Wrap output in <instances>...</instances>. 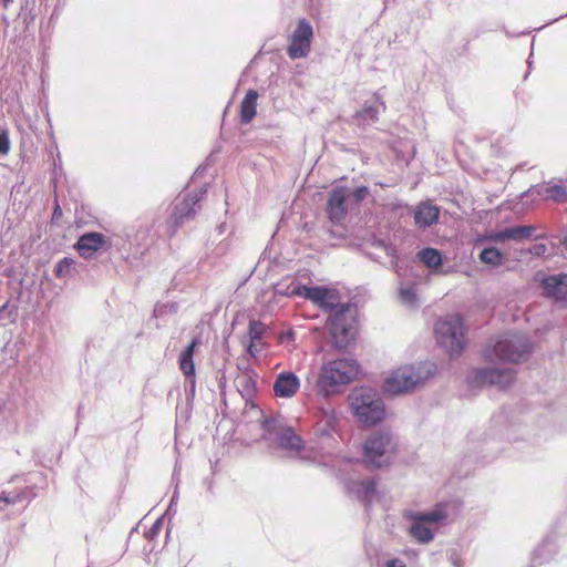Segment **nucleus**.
I'll return each mask as SVG.
<instances>
[{"label": "nucleus", "instance_id": "nucleus-1", "mask_svg": "<svg viewBox=\"0 0 567 567\" xmlns=\"http://www.w3.org/2000/svg\"><path fill=\"white\" fill-rule=\"evenodd\" d=\"M535 350L533 339L524 332L506 331L491 338L484 349V358L492 362L519 363Z\"/></svg>", "mask_w": 567, "mask_h": 567}, {"label": "nucleus", "instance_id": "nucleus-2", "mask_svg": "<svg viewBox=\"0 0 567 567\" xmlns=\"http://www.w3.org/2000/svg\"><path fill=\"white\" fill-rule=\"evenodd\" d=\"M348 401L355 421L363 427H372L385 419V403L379 391L371 386L352 389Z\"/></svg>", "mask_w": 567, "mask_h": 567}, {"label": "nucleus", "instance_id": "nucleus-3", "mask_svg": "<svg viewBox=\"0 0 567 567\" xmlns=\"http://www.w3.org/2000/svg\"><path fill=\"white\" fill-rule=\"evenodd\" d=\"M447 505L439 502L429 511L406 509L403 517L409 522L408 532L419 544L426 545L435 537L436 528L447 519Z\"/></svg>", "mask_w": 567, "mask_h": 567}, {"label": "nucleus", "instance_id": "nucleus-4", "mask_svg": "<svg viewBox=\"0 0 567 567\" xmlns=\"http://www.w3.org/2000/svg\"><path fill=\"white\" fill-rule=\"evenodd\" d=\"M360 372V364L353 358H341L324 363L317 380L318 393L329 396L341 385L352 382Z\"/></svg>", "mask_w": 567, "mask_h": 567}, {"label": "nucleus", "instance_id": "nucleus-5", "mask_svg": "<svg viewBox=\"0 0 567 567\" xmlns=\"http://www.w3.org/2000/svg\"><path fill=\"white\" fill-rule=\"evenodd\" d=\"M466 326L461 315H446L434 324L436 343L451 359L460 357L467 346Z\"/></svg>", "mask_w": 567, "mask_h": 567}, {"label": "nucleus", "instance_id": "nucleus-6", "mask_svg": "<svg viewBox=\"0 0 567 567\" xmlns=\"http://www.w3.org/2000/svg\"><path fill=\"white\" fill-rule=\"evenodd\" d=\"M357 315L358 309L352 303H342L329 315L328 322L334 348L346 349L354 340Z\"/></svg>", "mask_w": 567, "mask_h": 567}, {"label": "nucleus", "instance_id": "nucleus-7", "mask_svg": "<svg viewBox=\"0 0 567 567\" xmlns=\"http://www.w3.org/2000/svg\"><path fill=\"white\" fill-rule=\"evenodd\" d=\"M362 460L369 468H381L390 464V435L373 432L363 443Z\"/></svg>", "mask_w": 567, "mask_h": 567}, {"label": "nucleus", "instance_id": "nucleus-8", "mask_svg": "<svg viewBox=\"0 0 567 567\" xmlns=\"http://www.w3.org/2000/svg\"><path fill=\"white\" fill-rule=\"evenodd\" d=\"M516 379V370L513 368H475L467 375L471 386L497 385L499 389L509 388Z\"/></svg>", "mask_w": 567, "mask_h": 567}, {"label": "nucleus", "instance_id": "nucleus-9", "mask_svg": "<svg viewBox=\"0 0 567 567\" xmlns=\"http://www.w3.org/2000/svg\"><path fill=\"white\" fill-rule=\"evenodd\" d=\"M313 38V29L306 20H299L296 30L290 37V43L287 53L290 59H301L308 56L311 50V41Z\"/></svg>", "mask_w": 567, "mask_h": 567}, {"label": "nucleus", "instance_id": "nucleus-10", "mask_svg": "<svg viewBox=\"0 0 567 567\" xmlns=\"http://www.w3.org/2000/svg\"><path fill=\"white\" fill-rule=\"evenodd\" d=\"M350 197V190L346 187H336L329 194L327 203V213L329 219L334 224H340L348 213L347 199Z\"/></svg>", "mask_w": 567, "mask_h": 567}, {"label": "nucleus", "instance_id": "nucleus-11", "mask_svg": "<svg viewBox=\"0 0 567 567\" xmlns=\"http://www.w3.org/2000/svg\"><path fill=\"white\" fill-rule=\"evenodd\" d=\"M538 281L545 297L555 301L567 300V274L543 275Z\"/></svg>", "mask_w": 567, "mask_h": 567}, {"label": "nucleus", "instance_id": "nucleus-12", "mask_svg": "<svg viewBox=\"0 0 567 567\" xmlns=\"http://www.w3.org/2000/svg\"><path fill=\"white\" fill-rule=\"evenodd\" d=\"M538 196L544 200L554 203H565L567 200V188L559 184L542 183L532 185L522 193L520 197Z\"/></svg>", "mask_w": 567, "mask_h": 567}, {"label": "nucleus", "instance_id": "nucleus-13", "mask_svg": "<svg viewBox=\"0 0 567 567\" xmlns=\"http://www.w3.org/2000/svg\"><path fill=\"white\" fill-rule=\"evenodd\" d=\"M413 210V224L420 229L430 228L440 219V207L430 202L419 203Z\"/></svg>", "mask_w": 567, "mask_h": 567}, {"label": "nucleus", "instance_id": "nucleus-14", "mask_svg": "<svg viewBox=\"0 0 567 567\" xmlns=\"http://www.w3.org/2000/svg\"><path fill=\"white\" fill-rule=\"evenodd\" d=\"M416 147L413 140L404 137L392 141V163L403 171L414 159Z\"/></svg>", "mask_w": 567, "mask_h": 567}, {"label": "nucleus", "instance_id": "nucleus-15", "mask_svg": "<svg viewBox=\"0 0 567 567\" xmlns=\"http://www.w3.org/2000/svg\"><path fill=\"white\" fill-rule=\"evenodd\" d=\"M300 388L299 378L290 371L280 372L274 382L272 390L277 398L290 399Z\"/></svg>", "mask_w": 567, "mask_h": 567}, {"label": "nucleus", "instance_id": "nucleus-16", "mask_svg": "<svg viewBox=\"0 0 567 567\" xmlns=\"http://www.w3.org/2000/svg\"><path fill=\"white\" fill-rule=\"evenodd\" d=\"M413 369L409 365L392 370V396L413 390L420 384V379L414 377Z\"/></svg>", "mask_w": 567, "mask_h": 567}, {"label": "nucleus", "instance_id": "nucleus-17", "mask_svg": "<svg viewBox=\"0 0 567 567\" xmlns=\"http://www.w3.org/2000/svg\"><path fill=\"white\" fill-rule=\"evenodd\" d=\"M205 194L206 189L200 188L197 193L188 194L181 203L176 204L172 216L175 219L176 225L183 223L184 218H192L195 216V206L202 200Z\"/></svg>", "mask_w": 567, "mask_h": 567}, {"label": "nucleus", "instance_id": "nucleus-18", "mask_svg": "<svg viewBox=\"0 0 567 567\" xmlns=\"http://www.w3.org/2000/svg\"><path fill=\"white\" fill-rule=\"evenodd\" d=\"M105 243V237L100 233H86L82 235L75 247L81 257L87 259L93 256Z\"/></svg>", "mask_w": 567, "mask_h": 567}, {"label": "nucleus", "instance_id": "nucleus-19", "mask_svg": "<svg viewBox=\"0 0 567 567\" xmlns=\"http://www.w3.org/2000/svg\"><path fill=\"white\" fill-rule=\"evenodd\" d=\"M557 549L558 547L554 536H545L542 544L533 551L532 564L538 566L550 561L557 554Z\"/></svg>", "mask_w": 567, "mask_h": 567}, {"label": "nucleus", "instance_id": "nucleus-20", "mask_svg": "<svg viewBox=\"0 0 567 567\" xmlns=\"http://www.w3.org/2000/svg\"><path fill=\"white\" fill-rule=\"evenodd\" d=\"M413 207L400 200H392V230L405 228L413 219Z\"/></svg>", "mask_w": 567, "mask_h": 567}, {"label": "nucleus", "instance_id": "nucleus-21", "mask_svg": "<svg viewBox=\"0 0 567 567\" xmlns=\"http://www.w3.org/2000/svg\"><path fill=\"white\" fill-rule=\"evenodd\" d=\"M417 259L431 271L436 272L444 264V256L437 248L425 247L417 252Z\"/></svg>", "mask_w": 567, "mask_h": 567}, {"label": "nucleus", "instance_id": "nucleus-22", "mask_svg": "<svg viewBox=\"0 0 567 567\" xmlns=\"http://www.w3.org/2000/svg\"><path fill=\"white\" fill-rule=\"evenodd\" d=\"M278 445L280 449L293 453H298L305 447L302 439L291 427L281 430L278 435Z\"/></svg>", "mask_w": 567, "mask_h": 567}, {"label": "nucleus", "instance_id": "nucleus-23", "mask_svg": "<svg viewBox=\"0 0 567 567\" xmlns=\"http://www.w3.org/2000/svg\"><path fill=\"white\" fill-rule=\"evenodd\" d=\"M258 92L256 90H249L240 104V121L244 124H248L256 116Z\"/></svg>", "mask_w": 567, "mask_h": 567}, {"label": "nucleus", "instance_id": "nucleus-24", "mask_svg": "<svg viewBox=\"0 0 567 567\" xmlns=\"http://www.w3.org/2000/svg\"><path fill=\"white\" fill-rule=\"evenodd\" d=\"M398 298L400 302L410 310H416L420 308V298L414 284L401 286L398 289Z\"/></svg>", "mask_w": 567, "mask_h": 567}, {"label": "nucleus", "instance_id": "nucleus-25", "mask_svg": "<svg viewBox=\"0 0 567 567\" xmlns=\"http://www.w3.org/2000/svg\"><path fill=\"white\" fill-rule=\"evenodd\" d=\"M504 259V254L495 246H486L478 254V260L493 268L501 266Z\"/></svg>", "mask_w": 567, "mask_h": 567}, {"label": "nucleus", "instance_id": "nucleus-26", "mask_svg": "<svg viewBox=\"0 0 567 567\" xmlns=\"http://www.w3.org/2000/svg\"><path fill=\"white\" fill-rule=\"evenodd\" d=\"M235 382L243 399H245L247 402L250 401L256 393L255 379L248 373H243L236 378Z\"/></svg>", "mask_w": 567, "mask_h": 567}, {"label": "nucleus", "instance_id": "nucleus-27", "mask_svg": "<svg viewBox=\"0 0 567 567\" xmlns=\"http://www.w3.org/2000/svg\"><path fill=\"white\" fill-rule=\"evenodd\" d=\"M413 369L414 377L420 379V384L424 383L436 373V364L431 361H420L409 365Z\"/></svg>", "mask_w": 567, "mask_h": 567}, {"label": "nucleus", "instance_id": "nucleus-28", "mask_svg": "<svg viewBox=\"0 0 567 567\" xmlns=\"http://www.w3.org/2000/svg\"><path fill=\"white\" fill-rule=\"evenodd\" d=\"M305 285H301L298 280H290L289 282H279L275 286V292L277 295L287 297H302V289Z\"/></svg>", "mask_w": 567, "mask_h": 567}, {"label": "nucleus", "instance_id": "nucleus-29", "mask_svg": "<svg viewBox=\"0 0 567 567\" xmlns=\"http://www.w3.org/2000/svg\"><path fill=\"white\" fill-rule=\"evenodd\" d=\"M535 230L536 228L533 225H518L513 227H506L507 239L515 241L528 239L533 236Z\"/></svg>", "mask_w": 567, "mask_h": 567}, {"label": "nucleus", "instance_id": "nucleus-30", "mask_svg": "<svg viewBox=\"0 0 567 567\" xmlns=\"http://www.w3.org/2000/svg\"><path fill=\"white\" fill-rule=\"evenodd\" d=\"M354 492L359 498L371 502L375 494V482L373 480H364L354 484Z\"/></svg>", "mask_w": 567, "mask_h": 567}, {"label": "nucleus", "instance_id": "nucleus-31", "mask_svg": "<svg viewBox=\"0 0 567 567\" xmlns=\"http://www.w3.org/2000/svg\"><path fill=\"white\" fill-rule=\"evenodd\" d=\"M342 303L338 301V292L334 289L326 288V293L322 299L317 303L318 307L323 309L324 311L332 313L337 307H340Z\"/></svg>", "mask_w": 567, "mask_h": 567}, {"label": "nucleus", "instance_id": "nucleus-32", "mask_svg": "<svg viewBox=\"0 0 567 567\" xmlns=\"http://www.w3.org/2000/svg\"><path fill=\"white\" fill-rule=\"evenodd\" d=\"M179 368L187 379H189L190 385L195 386V363L193 357H185L179 354Z\"/></svg>", "mask_w": 567, "mask_h": 567}, {"label": "nucleus", "instance_id": "nucleus-33", "mask_svg": "<svg viewBox=\"0 0 567 567\" xmlns=\"http://www.w3.org/2000/svg\"><path fill=\"white\" fill-rule=\"evenodd\" d=\"M506 240H508L507 231H506V228H504V229H501L497 231H491V233H485L483 235H480L476 238V245H478L481 243H486V241L503 243Z\"/></svg>", "mask_w": 567, "mask_h": 567}, {"label": "nucleus", "instance_id": "nucleus-34", "mask_svg": "<svg viewBox=\"0 0 567 567\" xmlns=\"http://www.w3.org/2000/svg\"><path fill=\"white\" fill-rule=\"evenodd\" d=\"M324 293H326V288L324 287H307V286H303L302 297L301 298L308 299V300H310V301H312L313 303L317 305L322 299Z\"/></svg>", "mask_w": 567, "mask_h": 567}, {"label": "nucleus", "instance_id": "nucleus-35", "mask_svg": "<svg viewBox=\"0 0 567 567\" xmlns=\"http://www.w3.org/2000/svg\"><path fill=\"white\" fill-rule=\"evenodd\" d=\"M378 112V109L374 106H365L357 113V118L359 123L369 124L377 120Z\"/></svg>", "mask_w": 567, "mask_h": 567}, {"label": "nucleus", "instance_id": "nucleus-36", "mask_svg": "<svg viewBox=\"0 0 567 567\" xmlns=\"http://www.w3.org/2000/svg\"><path fill=\"white\" fill-rule=\"evenodd\" d=\"M265 331H266V326L262 322L256 321V320L250 321L248 334H249V339H252L254 342L260 341Z\"/></svg>", "mask_w": 567, "mask_h": 567}, {"label": "nucleus", "instance_id": "nucleus-37", "mask_svg": "<svg viewBox=\"0 0 567 567\" xmlns=\"http://www.w3.org/2000/svg\"><path fill=\"white\" fill-rule=\"evenodd\" d=\"M73 259L71 258H63L60 260L55 266V276L59 278H64L70 272L71 266L73 265Z\"/></svg>", "mask_w": 567, "mask_h": 567}, {"label": "nucleus", "instance_id": "nucleus-38", "mask_svg": "<svg viewBox=\"0 0 567 567\" xmlns=\"http://www.w3.org/2000/svg\"><path fill=\"white\" fill-rule=\"evenodd\" d=\"M547 246L543 243L534 244L528 248V252L535 257H542L546 254Z\"/></svg>", "mask_w": 567, "mask_h": 567}, {"label": "nucleus", "instance_id": "nucleus-39", "mask_svg": "<svg viewBox=\"0 0 567 567\" xmlns=\"http://www.w3.org/2000/svg\"><path fill=\"white\" fill-rule=\"evenodd\" d=\"M247 351L250 355L257 357L261 351V340L254 342L252 339H250L249 344L247 346Z\"/></svg>", "mask_w": 567, "mask_h": 567}, {"label": "nucleus", "instance_id": "nucleus-40", "mask_svg": "<svg viewBox=\"0 0 567 567\" xmlns=\"http://www.w3.org/2000/svg\"><path fill=\"white\" fill-rule=\"evenodd\" d=\"M199 344V340L194 338L190 343L181 352L185 357H194L195 348Z\"/></svg>", "mask_w": 567, "mask_h": 567}, {"label": "nucleus", "instance_id": "nucleus-41", "mask_svg": "<svg viewBox=\"0 0 567 567\" xmlns=\"http://www.w3.org/2000/svg\"><path fill=\"white\" fill-rule=\"evenodd\" d=\"M10 150V141L6 133L0 134V153L7 154Z\"/></svg>", "mask_w": 567, "mask_h": 567}, {"label": "nucleus", "instance_id": "nucleus-42", "mask_svg": "<svg viewBox=\"0 0 567 567\" xmlns=\"http://www.w3.org/2000/svg\"><path fill=\"white\" fill-rule=\"evenodd\" d=\"M368 193H369L368 188L362 186V187L357 188L352 193V196H353L355 203H360L361 200H363L367 197Z\"/></svg>", "mask_w": 567, "mask_h": 567}, {"label": "nucleus", "instance_id": "nucleus-43", "mask_svg": "<svg viewBox=\"0 0 567 567\" xmlns=\"http://www.w3.org/2000/svg\"><path fill=\"white\" fill-rule=\"evenodd\" d=\"M402 554L409 561H414L417 559L420 550L416 548H405Z\"/></svg>", "mask_w": 567, "mask_h": 567}, {"label": "nucleus", "instance_id": "nucleus-44", "mask_svg": "<svg viewBox=\"0 0 567 567\" xmlns=\"http://www.w3.org/2000/svg\"><path fill=\"white\" fill-rule=\"evenodd\" d=\"M372 246L379 248L385 256L390 255V247L382 240H375Z\"/></svg>", "mask_w": 567, "mask_h": 567}, {"label": "nucleus", "instance_id": "nucleus-45", "mask_svg": "<svg viewBox=\"0 0 567 567\" xmlns=\"http://www.w3.org/2000/svg\"><path fill=\"white\" fill-rule=\"evenodd\" d=\"M450 560L453 564L454 567H462L461 559L456 555V553H452L450 555Z\"/></svg>", "mask_w": 567, "mask_h": 567}, {"label": "nucleus", "instance_id": "nucleus-46", "mask_svg": "<svg viewBox=\"0 0 567 567\" xmlns=\"http://www.w3.org/2000/svg\"><path fill=\"white\" fill-rule=\"evenodd\" d=\"M564 18H567V13L561 14V16H559L558 18H554V19H551L550 21H548V22H547V23H545L544 25H542V27L537 28L536 30H542V29H544L545 27L550 25V24H553V23H555V22H557V21H559V20H561V19H564Z\"/></svg>", "mask_w": 567, "mask_h": 567}, {"label": "nucleus", "instance_id": "nucleus-47", "mask_svg": "<svg viewBox=\"0 0 567 567\" xmlns=\"http://www.w3.org/2000/svg\"><path fill=\"white\" fill-rule=\"evenodd\" d=\"M392 567H406V566L401 559L392 557Z\"/></svg>", "mask_w": 567, "mask_h": 567}, {"label": "nucleus", "instance_id": "nucleus-48", "mask_svg": "<svg viewBox=\"0 0 567 567\" xmlns=\"http://www.w3.org/2000/svg\"><path fill=\"white\" fill-rule=\"evenodd\" d=\"M177 498H178V493L175 489L174 495H173V497L171 499V504L168 506L167 513L172 511V508H173L174 504L176 503Z\"/></svg>", "mask_w": 567, "mask_h": 567}, {"label": "nucleus", "instance_id": "nucleus-49", "mask_svg": "<svg viewBox=\"0 0 567 567\" xmlns=\"http://www.w3.org/2000/svg\"><path fill=\"white\" fill-rule=\"evenodd\" d=\"M506 32V35L509 37V38H513V37H519V35H526V34H529L530 32L529 31H522L519 33H516V34H513L511 33L509 31L505 30Z\"/></svg>", "mask_w": 567, "mask_h": 567}, {"label": "nucleus", "instance_id": "nucleus-50", "mask_svg": "<svg viewBox=\"0 0 567 567\" xmlns=\"http://www.w3.org/2000/svg\"><path fill=\"white\" fill-rule=\"evenodd\" d=\"M0 499H1V501H3V502H6L7 504H11V503H13V501H11V499L8 497V495H7L6 493H3V492H2V493H0Z\"/></svg>", "mask_w": 567, "mask_h": 567}, {"label": "nucleus", "instance_id": "nucleus-51", "mask_svg": "<svg viewBox=\"0 0 567 567\" xmlns=\"http://www.w3.org/2000/svg\"><path fill=\"white\" fill-rule=\"evenodd\" d=\"M532 56H533V52L529 54L528 59H527V65H528V71L526 72L525 74V79L528 76L529 74V71L532 69Z\"/></svg>", "mask_w": 567, "mask_h": 567}, {"label": "nucleus", "instance_id": "nucleus-52", "mask_svg": "<svg viewBox=\"0 0 567 567\" xmlns=\"http://www.w3.org/2000/svg\"><path fill=\"white\" fill-rule=\"evenodd\" d=\"M560 243L567 249V231L563 235Z\"/></svg>", "mask_w": 567, "mask_h": 567}, {"label": "nucleus", "instance_id": "nucleus-53", "mask_svg": "<svg viewBox=\"0 0 567 567\" xmlns=\"http://www.w3.org/2000/svg\"><path fill=\"white\" fill-rule=\"evenodd\" d=\"M395 450H396V444L394 443V439L392 437V447H391L392 461L394 460V456H395Z\"/></svg>", "mask_w": 567, "mask_h": 567}, {"label": "nucleus", "instance_id": "nucleus-54", "mask_svg": "<svg viewBox=\"0 0 567 567\" xmlns=\"http://www.w3.org/2000/svg\"><path fill=\"white\" fill-rule=\"evenodd\" d=\"M159 526H161V519H158V520L153 525L152 530H153V532L158 530V529H159Z\"/></svg>", "mask_w": 567, "mask_h": 567}, {"label": "nucleus", "instance_id": "nucleus-55", "mask_svg": "<svg viewBox=\"0 0 567 567\" xmlns=\"http://www.w3.org/2000/svg\"><path fill=\"white\" fill-rule=\"evenodd\" d=\"M12 2H13V0H2L4 8H8Z\"/></svg>", "mask_w": 567, "mask_h": 567}, {"label": "nucleus", "instance_id": "nucleus-56", "mask_svg": "<svg viewBox=\"0 0 567 567\" xmlns=\"http://www.w3.org/2000/svg\"><path fill=\"white\" fill-rule=\"evenodd\" d=\"M369 256H371L373 259H380L381 256L380 255H374L373 252H368Z\"/></svg>", "mask_w": 567, "mask_h": 567}, {"label": "nucleus", "instance_id": "nucleus-57", "mask_svg": "<svg viewBox=\"0 0 567 567\" xmlns=\"http://www.w3.org/2000/svg\"><path fill=\"white\" fill-rule=\"evenodd\" d=\"M59 214H61V212H60V207H59V206H56V207H55V209H54V214H53V215L55 216V215H59Z\"/></svg>", "mask_w": 567, "mask_h": 567}, {"label": "nucleus", "instance_id": "nucleus-58", "mask_svg": "<svg viewBox=\"0 0 567 567\" xmlns=\"http://www.w3.org/2000/svg\"><path fill=\"white\" fill-rule=\"evenodd\" d=\"M383 567H390V559L384 561Z\"/></svg>", "mask_w": 567, "mask_h": 567}, {"label": "nucleus", "instance_id": "nucleus-59", "mask_svg": "<svg viewBox=\"0 0 567 567\" xmlns=\"http://www.w3.org/2000/svg\"><path fill=\"white\" fill-rule=\"evenodd\" d=\"M224 231V225L219 226V233L221 234Z\"/></svg>", "mask_w": 567, "mask_h": 567}, {"label": "nucleus", "instance_id": "nucleus-60", "mask_svg": "<svg viewBox=\"0 0 567 567\" xmlns=\"http://www.w3.org/2000/svg\"><path fill=\"white\" fill-rule=\"evenodd\" d=\"M389 383H390V379H385V380H384V384L386 385V384H389Z\"/></svg>", "mask_w": 567, "mask_h": 567}, {"label": "nucleus", "instance_id": "nucleus-61", "mask_svg": "<svg viewBox=\"0 0 567 567\" xmlns=\"http://www.w3.org/2000/svg\"><path fill=\"white\" fill-rule=\"evenodd\" d=\"M391 257H392V259L395 257V255H394V249H393V248H392Z\"/></svg>", "mask_w": 567, "mask_h": 567}, {"label": "nucleus", "instance_id": "nucleus-62", "mask_svg": "<svg viewBox=\"0 0 567 567\" xmlns=\"http://www.w3.org/2000/svg\"><path fill=\"white\" fill-rule=\"evenodd\" d=\"M542 237H543V235H538V236L535 237V239H539Z\"/></svg>", "mask_w": 567, "mask_h": 567}]
</instances>
